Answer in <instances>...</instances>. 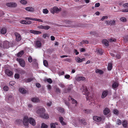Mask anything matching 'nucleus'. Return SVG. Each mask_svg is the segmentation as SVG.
Masks as SVG:
<instances>
[{"instance_id": "f257e3e1", "label": "nucleus", "mask_w": 128, "mask_h": 128, "mask_svg": "<svg viewBox=\"0 0 128 128\" xmlns=\"http://www.w3.org/2000/svg\"><path fill=\"white\" fill-rule=\"evenodd\" d=\"M82 90H83L82 93L84 94H85L86 96V98L87 100H89L90 101L92 100V96H89V92H88V89L86 87L85 85H83L81 88Z\"/></svg>"}, {"instance_id": "f03ea898", "label": "nucleus", "mask_w": 128, "mask_h": 128, "mask_svg": "<svg viewBox=\"0 0 128 128\" xmlns=\"http://www.w3.org/2000/svg\"><path fill=\"white\" fill-rule=\"evenodd\" d=\"M16 60L18 62L20 65L22 67H24L25 66L24 60L20 58H17Z\"/></svg>"}, {"instance_id": "7ed1b4c3", "label": "nucleus", "mask_w": 128, "mask_h": 128, "mask_svg": "<svg viewBox=\"0 0 128 128\" xmlns=\"http://www.w3.org/2000/svg\"><path fill=\"white\" fill-rule=\"evenodd\" d=\"M45 110L44 108H41L38 109L36 111V112L38 114L39 116H42V114L44 113Z\"/></svg>"}, {"instance_id": "20e7f679", "label": "nucleus", "mask_w": 128, "mask_h": 128, "mask_svg": "<svg viewBox=\"0 0 128 128\" xmlns=\"http://www.w3.org/2000/svg\"><path fill=\"white\" fill-rule=\"evenodd\" d=\"M24 18L26 20H31L38 22H43V21L41 19H38L35 18L27 17Z\"/></svg>"}, {"instance_id": "39448f33", "label": "nucleus", "mask_w": 128, "mask_h": 128, "mask_svg": "<svg viewBox=\"0 0 128 128\" xmlns=\"http://www.w3.org/2000/svg\"><path fill=\"white\" fill-rule=\"evenodd\" d=\"M14 34L16 37V40L17 42L20 41L22 38L20 35L17 32H15Z\"/></svg>"}, {"instance_id": "423d86ee", "label": "nucleus", "mask_w": 128, "mask_h": 128, "mask_svg": "<svg viewBox=\"0 0 128 128\" xmlns=\"http://www.w3.org/2000/svg\"><path fill=\"white\" fill-rule=\"evenodd\" d=\"M51 12L54 14L55 12H58L59 10V9L56 6H54L50 9Z\"/></svg>"}, {"instance_id": "0eeeda50", "label": "nucleus", "mask_w": 128, "mask_h": 128, "mask_svg": "<svg viewBox=\"0 0 128 128\" xmlns=\"http://www.w3.org/2000/svg\"><path fill=\"white\" fill-rule=\"evenodd\" d=\"M10 45L9 44V42L7 41H6L4 42L3 43V46L5 48H8L10 47Z\"/></svg>"}, {"instance_id": "6e6552de", "label": "nucleus", "mask_w": 128, "mask_h": 128, "mask_svg": "<svg viewBox=\"0 0 128 128\" xmlns=\"http://www.w3.org/2000/svg\"><path fill=\"white\" fill-rule=\"evenodd\" d=\"M29 123L32 125L34 126L36 125V122L35 120L32 118H30L28 119Z\"/></svg>"}, {"instance_id": "1a4fd4ad", "label": "nucleus", "mask_w": 128, "mask_h": 128, "mask_svg": "<svg viewBox=\"0 0 128 128\" xmlns=\"http://www.w3.org/2000/svg\"><path fill=\"white\" fill-rule=\"evenodd\" d=\"M108 90H105L102 93L101 97L102 98H105L108 94Z\"/></svg>"}, {"instance_id": "9d476101", "label": "nucleus", "mask_w": 128, "mask_h": 128, "mask_svg": "<svg viewBox=\"0 0 128 128\" xmlns=\"http://www.w3.org/2000/svg\"><path fill=\"white\" fill-rule=\"evenodd\" d=\"M72 88L73 87L72 85H69L67 88L65 89L64 92L66 93H68L69 92Z\"/></svg>"}, {"instance_id": "9b49d317", "label": "nucleus", "mask_w": 128, "mask_h": 128, "mask_svg": "<svg viewBox=\"0 0 128 128\" xmlns=\"http://www.w3.org/2000/svg\"><path fill=\"white\" fill-rule=\"evenodd\" d=\"M30 32L31 33L36 34H40L42 33L40 31L34 30H30Z\"/></svg>"}, {"instance_id": "f8f14e48", "label": "nucleus", "mask_w": 128, "mask_h": 128, "mask_svg": "<svg viewBox=\"0 0 128 128\" xmlns=\"http://www.w3.org/2000/svg\"><path fill=\"white\" fill-rule=\"evenodd\" d=\"M68 99L69 100H71L72 103L75 104V106H76V105L77 104V102L76 100L72 98V97L69 96L68 97Z\"/></svg>"}, {"instance_id": "ddd939ff", "label": "nucleus", "mask_w": 128, "mask_h": 128, "mask_svg": "<svg viewBox=\"0 0 128 128\" xmlns=\"http://www.w3.org/2000/svg\"><path fill=\"white\" fill-rule=\"evenodd\" d=\"M6 74L8 76H10L12 75V72L8 69H6L5 70Z\"/></svg>"}, {"instance_id": "4468645a", "label": "nucleus", "mask_w": 128, "mask_h": 128, "mask_svg": "<svg viewBox=\"0 0 128 128\" xmlns=\"http://www.w3.org/2000/svg\"><path fill=\"white\" fill-rule=\"evenodd\" d=\"M94 120L96 122H100L102 120V118L97 116H94L93 117Z\"/></svg>"}, {"instance_id": "2eb2a0df", "label": "nucleus", "mask_w": 128, "mask_h": 128, "mask_svg": "<svg viewBox=\"0 0 128 128\" xmlns=\"http://www.w3.org/2000/svg\"><path fill=\"white\" fill-rule=\"evenodd\" d=\"M110 112V110L108 108H106L103 110L104 114L106 115Z\"/></svg>"}, {"instance_id": "dca6fc26", "label": "nucleus", "mask_w": 128, "mask_h": 128, "mask_svg": "<svg viewBox=\"0 0 128 128\" xmlns=\"http://www.w3.org/2000/svg\"><path fill=\"white\" fill-rule=\"evenodd\" d=\"M85 59L84 58H82V59L80 58L79 57H77L75 58V60L77 62H81L83 61H84Z\"/></svg>"}, {"instance_id": "f3484780", "label": "nucleus", "mask_w": 128, "mask_h": 128, "mask_svg": "<svg viewBox=\"0 0 128 128\" xmlns=\"http://www.w3.org/2000/svg\"><path fill=\"white\" fill-rule=\"evenodd\" d=\"M102 42L106 46H108V42L106 40L103 39L102 41Z\"/></svg>"}, {"instance_id": "a211bd4d", "label": "nucleus", "mask_w": 128, "mask_h": 128, "mask_svg": "<svg viewBox=\"0 0 128 128\" xmlns=\"http://www.w3.org/2000/svg\"><path fill=\"white\" fill-rule=\"evenodd\" d=\"M26 10L29 12H32L34 11V9L33 7H28L25 8Z\"/></svg>"}, {"instance_id": "6ab92c4d", "label": "nucleus", "mask_w": 128, "mask_h": 128, "mask_svg": "<svg viewBox=\"0 0 128 128\" xmlns=\"http://www.w3.org/2000/svg\"><path fill=\"white\" fill-rule=\"evenodd\" d=\"M31 101L34 102H40V100L38 98H33L31 99Z\"/></svg>"}, {"instance_id": "aec40b11", "label": "nucleus", "mask_w": 128, "mask_h": 128, "mask_svg": "<svg viewBox=\"0 0 128 128\" xmlns=\"http://www.w3.org/2000/svg\"><path fill=\"white\" fill-rule=\"evenodd\" d=\"M35 45L37 47L40 48L42 46V44L40 41H37L36 42Z\"/></svg>"}, {"instance_id": "412c9836", "label": "nucleus", "mask_w": 128, "mask_h": 128, "mask_svg": "<svg viewBox=\"0 0 128 128\" xmlns=\"http://www.w3.org/2000/svg\"><path fill=\"white\" fill-rule=\"evenodd\" d=\"M20 92L22 94H24L26 93V90L24 88H22L19 89Z\"/></svg>"}, {"instance_id": "4be33fe9", "label": "nucleus", "mask_w": 128, "mask_h": 128, "mask_svg": "<svg viewBox=\"0 0 128 128\" xmlns=\"http://www.w3.org/2000/svg\"><path fill=\"white\" fill-rule=\"evenodd\" d=\"M40 117L45 119H48L49 118L48 115L47 114H45L43 113L42 116H41Z\"/></svg>"}, {"instance_id": "5701e85b", "label": "nucleus", "mask_w": 128, "mask_h": 128, "mask_svg": "<svg viewBox=\"0 0 128 128\" xmlns=\"http://www.w3.org/2000/svg\"><path fill=\"white\" fill-rule=\"evenodd\" d=\"M33 80L32 78H28L24 79L23 80L24 82H29L32 81Z\"/></svg>"}, {"instance_id": "b1692460", "label": "nucleus", "mask_w": 128, "mask_h": 128, "mask_svg": "<svg viewBox=\"0 0 128 128\" xmlns=\"http://www.w3.org/2000/svg\"><path fill=\"white\" fill-rule=\"evenodd\" d=\"M123 126L125 128H126L127 126L128 122L126 120H123L122 122Z\"/></svg>"}, {"instance_id": "393cba45", "label": "nucleus", "mask_w": 128, "mask_h": 128, "mask_svg": "<svg viewBox=\"0 0 128 128\" xmlns=\"http://www.w3.org/2000/svg\"><path fill=\"white\" fill-rule=\"evenodd\" d=\"M85 78L83 76H78L76 78V80L78 81L81 80H84L85 79Z\"/></svg>"}, {"instance_id": "a878e982", "label": "nucleus", "mask_w": 128, "mask_h": 128, "mask_svg": "<svg viewBox=\"0 0 128 128\" xmlns=\"http://www.w3.org/2000/svg\"><path fill=\"white\" fill-rule=\"evenodd\" d=\"M24 53V51L23 50H21L18 53L17 56L19 57H21Z\"/></svg>"}, {"instance_id": "bb28decb", "label": "nucleus", "mask_w": 128, "mask_h": 128, "mask_svg": "<svg viewBox=\"0 0 128 128\" xmlns=\"http://www.w3.org/2000/svg\"><path fill=\"white\" fill-rule=\"evenodd\" d=\"M58 123L57 122H55V123H52L50 124L51 128H56L55 125H58Z\"/></svg>"}, {"instance_id": "cd10ccee", "label": "nucleus", "mask_w": 128, "mask_h": 128, "mask_svg": "<svg viewBox=\"0 0 128 128\" xmlns=\"http://www.w3.org/2000/svg\"><path fill=\"white\" fill-rule=\"evenodd\" d=\"M6 30L5 28H2L0 30L1 33L2 34H6Z\"/></svg>"}, {"instance_id": "c85d7f7f", "label": "nucleus", "mask_w": 128, "mask_h": 128, "mask_svg": "<svg viewBox=\"0 0 128 128\" xmlns=\"http://www.w3.org/2000/svg\"><path fill=\"white\" fill-rule=\"evenodd\" d=\"M78 120H79V122H81L82 124L83 125H86L87 124L86 122L85 121V120L84 119H82L81 120L80 119H78Z\"/></svg>"}, {"instance_id": "c756f323", "label": "nucleus", "mask_w": 128, "mask_h": 128, "mask_svg": "<svg viewBox=\"0 0 128 128\" xmlns=\"http://www.w3.org/2000/svg\"><path fill=\"white\" fill-rule=\"evenodd\" d=\"M112 64L111 63H109L108 64L107 67L108 69L109 70H110L112 68Z\"/></svg>"}, {"instance_id": "7c9ffc66", "label": "nucleus", "mask_w": 128, "mask_h": 128, "mask_svg": "<svg viewBox=\"0 0 128 128\" xmlns=\"http://www.w3.org/2000/svg\"><path fill=\"white\" fill-rule=\"evenodd\" d=\"M118 84L116 82H114L112 85V87L114 88H116L118 87Z\"/></svg>"}, {"instance_id": "2f4dec72", "label": "nucleus", "mask_w": 128, "mask_h": 128, "mask_svg": "<svg viewBox=\"0 0 128 128\" xmlns=\"http://www.w3.org/2000/svg\"><path fill=\"white\" fill-rule=\"evenodd\" d=\"M96 73H98L100 74H103V72L101 70L98 69H97L96 70Z\"/></svg>"}, {"instance_id": "473e14b6", "label": "nucleus", "mask_w": 128, "mask_h": 128, "mask_svg": "<svg viewBox=\"0 0 128 128\" xmlns=\"http://www.w3.org/2000/svg\"><path fill=\"white\" fill-rule=\"evenodd\" d=\"M48 128V126L44 123H42V124L41 128Z\"/></svg>"}, {"instance_id": "72a5a7b5", "label": "nucleus", "mask_w": 128, "mask_h": 128, "mask_svg": "<svg viewBox=\"0 0 128 128\" xmlns=\"http://www.w3.org/2000/svg\"><path fill=\"white\" fill-rule=\"evenodd\" d=\"M58 109L59 111L61 113H63L64 111V109L61 107L58 108Z\"/></svg>"}, {"instance_id": "f704fd0d", "label": "nucleus", "mask_w": 128, "mask_h": 128, "mask_svg": "<svg viewBox=\"0 0 128 128\" xmlns=\"http://www.w3.org/2000/svg\"><path fill=\"white\" fill-rule=\"evenodd\" d=\"M20 2L23 4H26L27 3V2L26 0H22L20 1Z\"/></svg>"}, {"instance_id": "c9c22d12", "label": "nucleus", "mask_w": 128, "mask_h": 128, "mask_svg": "<svg viewBox=\"0 0 128 128\" xmlns=\"http://www.w3.org/2000/svg\"><path fill=\"white\" fill-rule=\"evenodd\" d=\"M17 6V4L16 2H12L11 6L12 8H14Z\"/></svg>"}, {"instance_id": "e433bc0d", "label": "nucleus", "mask_w": 128, "mask_h": 128, "mask_svg": "<svg viewBox=\"0 0 128 128\" xmlns=\"http://www.w3.org/2000/svg\"><path fill=\"white\" fill-rule=\"evenodd\" d=\"M43 64L44 66L46 67H47L48 66V62L46 60H44L43 61Z\"/></svg>"}, {"instance_id": "4c0bfd02", "label": "nucleus", "mask_w": 128, "mask_h": 128, "mask_svg": "<svg viewBox=\"0 0 128 128\" xmlns=\"http://www.w3.org/2000/svg\"><path fill=\"white\" fill-rule=\"evenodd\" d=\"M28 121V117L27 116H25L24 118L23 122Z\"/></svg>"}, {"instance_id": "58836bf2", "label": "nucleus", "mask_w": 128, "mask_h": 128, "mask_svg": "<svg viewBox=\"0 0 128 128\" xmlns=\"http://www.w3.org/2000/svg\"><path fill=\"white\" fill-rule=\"evenodd\" d=\"M120 20L124 22H126V18L124 17H121L120 19Z\"/></svg>"}, {"instance_id": "ea45409f", "label": "nucleus", "mask_w": 128, "mask_h": 128, "mask_svg": "<svg viewBox=\"0 0 128 128\" xmlns=\"http://www.w3.org/2000/svg\"><path fill=\"white\" fill-rule=\"evenodd\" d=\"M16 42L14 40L12 41V44L10 45V46H13L16 45Z\"/></svg>"}, {"instance_id": "a19ab883", "label": "nucleus", "mask_w": 128, "mask_h": 128, "mask_svg": "<svg viewBox=\"0 0 128 128\" xmlns=\"http://www.w3.org/2000/svg\"><path fill=\"white\" fill-rule=\"evenodd\" d=\"M110 25H114L115 24L116 21L114 20H111L110 21Z\"/></svg>"}, {"instance_id": "79ce46f5", "label": "nucleus", "mask_w": 128, "mask_h": 128, "mask_svg": "<svg viewBox=\"0 0 128 128\" xmlns=\"http://www.w3.org/2000/svg\"><path fill=\"white\" fill-rule=\"evenodd\" d=\"M43 12L44 14H46L48 13V11L46 8L43 10Z\"/></svg>"}, {"instance_id": "37998d69", "label": "nucleus", "mask_w": 128, "mask_h": 128, "mask_svg": "<svg viewBox=\"0 0 128 128\" xmlns=\"http://www.w3.org/2000/svg\"><path fill=\"white\" fill-rule=\"evenodd\" d=\"M88 42L87 40H83L80 43L82 44H88Z\"/></svg>"}, {"instance_id": "c03bdc74", "label": "nucleus", "mask_w": 128, "mask_h": 128, "mask_svg": "<svg viewBox=\"0 0 128 128\" xmlns=\"http://www.w3.org/2000/svg\"><path fill=\"white\" fill-rule=\"evenodd\" d=\"M116 124L118 125H120L122 124V121L119 119H118L116 122Z\"/></svg>"}, {"instance_id": "a18cd8bd", "label": "nucleus", "mask_w": 128, "mask_h": 128, "mask_svg": "<svg viewBox=\"0 0 128 128\" xmlns=\"http://www.w3.org/2000/svg\"><path fill=\"white\" fill-rule=\"evenodd\" d=\"M113 112L116 114H118V111L116 109H114L113 111Z\"/></svg>"}, {"instance_id": "49530a36", "label": "nucleus", "mask_w": 128, "mask_h": 128, "mask_svg": "<svg viewBox=\"0 0 128 128\" xmlns=\"http://www.w3.org/2000/svg\"><path fill=\"white\" fill-rule=\"evenodd\" d=\"M116 39L114 38H111L110 39V41L111 42H115L116 41Z\"/></svg>"}, {"instance_id": "de8ad7c7", "label": "nucleus", "mask_w": 128, "mask_h": 128, "mask_svg": "<svg viewBox=\"0 0 128 128\" xmlns=\"http://www.w3.org/2000/svg\"><path fill=\"white\" fill-rule=\"evenodd\" d=\"M46 81L49 84H51L52 82V81L51 78H49L48 79H47Z\"/></svg>"}, {"instance_id": "09e8293b", "label": "nucleus", "mask_w": 128, "mask_h": 128, "mask_svg": "<svg viewBox=\"0 0 128 128\" xmlns=\"http://www.w3.org/2000/svg\"><path fill=\"white\" fill-rule=\"evenodd\" d=\"M50 28V27L48 26H44V28L43 29H44L45 30H48Z\"/></svg>"}, {"instance_id": "8fccbe9b", "label": "nucleus", "mask_w": 128, "mask_h": 128, "mask_svg": "<svg viewBox=\"0 0 128 128\" xmlns=\"http://www.w3.org/2000/svg\"><path fill=\"white\" fill-rule=\"evenodd\" d=\"M15 82L14 81H11L10 82L9 84L10 86H13L15 84Z\"/></svg>"}, {"instance_id": "3c124183", "label": "nucleus", "mask_w": 128, "mask_h": 128, "mask_svg": "<svg viewBox=\"0 0 128 128\" xmlns=\"http://www.w3.org/2000/svg\"><path fill=\"white\" fill-rule=\"evenodd\" d=\"M6 5L8 7L12 8L11 6L12 2L7 3L6 4Z\"/></svg>"}, {"instance_id": "603ef678", "label": "nucleus", "mask_w": 128, "mask_h": 128, "mask_svg": "<svg viewBox=\"0 0 128 128\" xmlns=\"http://www.w3.org/2000/svg\"><path fill=\"white\" fill-rule=\"evenodd\" d=\"M98 52L100 54L102 55V52L101 49H99L98 50Z\"/></svg>"}, {"instance_id": "864d4df0", "label": "nucleus", "mask_w": 128, "mask_h": 128, "mask_svg": "<svg viewBox=\"0 0 128 128\" xmlns=\"http://www.w3.org/2000/svg\"><path fill=\"white\" fill-rule=\"evenodd\" d=\"M25 24H30L32 23L31 21L30 20H25Z\"/></svg>"}, {"instance_id": "5fc2aeb1", "label": "nucleus", "mask_w": 128, "mask_h": 128, "mask_svg": "<svg viewBox=\"0 0 128 128\" xmlns=\"http://www.w3.org/2000/svg\"><path fill=\"white\" fill-rule=\"evenodd\" d=\"M108 18V17L107 16H103L101 20L103 21L104 20L107 19Z\"/></svg>"}, {"instance_id": "6e6d98bb", "label": "nucleus", "mask_w": 128, "mask_h": 128, "mask_svg": "<svg viewBox=\"0 0 128 128\" xmlns=\"http://www.w3.org/2000/svg\"><path fill=\"white\" fill-rule=\"evenodd\" d=\"M116 57L118 59H120L121 58V56L120 54H116Z\"/></svg>"}, {"instance_id": "4d7b16f0", "label": "nucleus", "mask_w": 128, "mask_h": 128, "mask_svg": "<svg viewBox=\"0 0 128 128\" xmlns=\"http://www.w3.org/2000/svg\"><path fill=\"white\" fill-rule=\"evenodd\" d=\"M70 77V76L68 74H67L65 76L64 78H65L67 79H69Z\"/></svg>"}, {"instance_id": "13d9d810", "label": "nucleus", "mask_w": 128, "mask_h": 128, "mask_svg": "<svg viewBox=\"0 0 128 128\" xmlns=\"http://www.w3.org/2000/svg\"><path fill=\"white\" fill-rule=\"evenodd\" d=\"M28 60L30 62H31L32 61V58L31 56H29L28 58Z\"/></svg>"}, {"instance_id": "bf43d9fd", "label": "nucleus", "mask_w": 128, "mask_h": 128, "mask_svg": "<svg viewBox=\"0 0 128 128\" xmlns=\"http://www.w3.org/2000/svg\"><path fill=\"white\" fill-rule=\"evenodd\" d=\"M14 77L15 78L18 79L19 78V75L18 74H15L14 75Z\"/></svg>"}, {"instance_id": "052dcab7", "label": "nucleus", "mask_w": 128, "mask_h": 128, "mask_svg": "<svg viewBox=\"0 0 128 128\" xmlns=\"http://www.w3.org/2000/svg\"><path fill=\"white\" fill-rule=\"evenodd\" d=\"M4 90L7 91L8 90V88L7 86H4Z\"/></svg>"}, {"instance_id": "680f3d73", "label": "nucleus", "mask_w": 128, "mask_h": 128, "mask_svg": "<svg viewBox=\"0 0 128 128\" xmlns=\"http://www.w3.org/2000/svg\"><path fill=\"white\" fill-rule=\"evenodd\" d=\"M24 124L26 126H28V121H26L25 122H23Z\"/></svg>"}, {"instance_id": "e2e57ef3", "label": "nucleus", "mask_w": 128, "mask_h": 128, "mask_svg": "<svg viewBox=\"0 0 128 128\" xmlns=\"http://www.w3.org/2000/svg\"><path fill=\"white\" fill-rule=\"evenodd\" d=\"M59 85L60 87L62 88H64L65 87V86L64 84L62 83H60L59 84Z\"/></svg>"}, {"instance_id": "0e129e2a", "label": "nucleus", "mask_w": 128, "mask_h": 128, "mask_svg": "<svg viewBox=\"0 0 128 128\" xmlns=\"http://www.w3.org/2000/svg\"><path fill=\"white\" fill-rule=\"evenodd\" d=\"M100 6V4L98 2L96 3L95 4V7H98Z\"/></svg>"}, {"instance_id": "69168bd1", "label": "nucleus", "mask_w": 128, "mask_h": 128, "mask_svg": "<svg viewBox=\"0 0 128 128\" xmlns=\"http://www.w3.org/2000/svg\"><path fill=\"white\" fill-rule=\"evenodd\" d=\"M64 61L70 62L71 61L70 59L69 58H66L64 60Z\"/></svg>"}, {"instance_id": "338daca9", "label": "nucleus", "mask_w": 128, "mask_h": 128, "mask_svg": "<svg viewBox=\"0 0 128 128\" xmlns=\"http://www.w3.org/2000/svg\"><path fill=\"white\" fill-rule=\"evenodd\" d=\"M91 110H85V112L87 114L90 113Z\"/></svg>"}, {"instance_id": "774afa93", "label": "nucleus", "mask_w": 128, "mask_h": 128, "mask_svg": "<svg viewBox=\"0 0 128 128\" xmlns=\"http://www.w3.org/2000/svg\"><path fill=\"white\" fill-rule=\"evenodd\" d=\"M124 39L126 41H128V35L126 36L124 38Z\"/></svg>"}]
</instances>
